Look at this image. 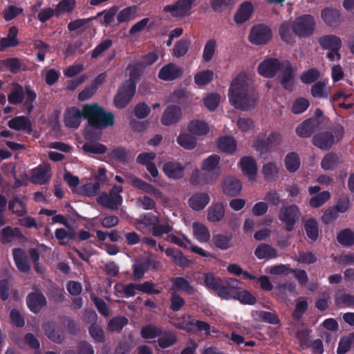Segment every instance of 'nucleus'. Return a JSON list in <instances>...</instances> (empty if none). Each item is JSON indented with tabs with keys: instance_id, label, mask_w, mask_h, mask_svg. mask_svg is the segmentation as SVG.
Masks as SVG:
<instances>
[{
	"instance_id": "e433bc0d",
	"label": "nucleus",
	"mask_w": 354,
	"mask_h": 354,
	"mask_svg": "<svg viewBox=\"0 0 354 354\" xmlns=\"http://www.w3.org/2000/svg\"><path fill=\"white\" fill-rule=\"evenodd\" d=\"M21 236V232L17 227L7 226L1 230L0 240L3 243H8Z\"/></svg>"
},
{
	"instance_id": "f03ea898",
	"label": "nucleus",
	"mask_w": 354,
	"mask_h": 354,
	"mask_svg": "<svg viewBox=\"0 0 354 354\" xmlns=\"http://www.w3.org/2000/svg\"><path fill=\"white\" fill-rule=\"evenodd\" d=\"M229 99L236 109L243 111H248L256 106L258 96L253 91L252 80L245 73H239L232 82Z\"/></svg>"
},
{
	"instance_id": "dca6fc26",
	"label": "nucleus",
	"mask_w": 354,
	"mask_h": 354,
	"mask_svg": "<svg viewBox=\"0 0 354 354\" xmlns=\"http://www.w3.org/2000/svg\"><path fill=\"white\" fill-rule=\"evenodd\" d=\"M225 215L224 205L221 202L214 203L207 209V219L210 223H218L221 221Z\"/></svg>"
},
{
	"instance_id": "7c9ffc66",
	"label": "nucleus",
	"mask_w": 354,
	"mask_h": 354,
	"mask_svg": "<svg viewBox=\"0 0 354 354\" xmlns=\"http://www.w3.org/2000/svg\"><path fill=\"white\" fill-rule=\"evenodd\" d=\"M317 126L316 120H307L297 127L296 133L300 137L308 138L316 130Z\"/></svg>"
},
{
	"instance_id": "ddd939ff",
	"label": "nucleus",
	"mask_w": 354,
	"mask_h": 354,
	"mask_svg": "<svg viewBox=\"0 0 354 354\" xmlns=\"http://www.w3.org/2000/svg\"><path fill=\"white\" fill-rule=\"evenodd\" d=\"M182 111L180 106L176 105L168 106L161 116V123L165 126H170L177 123L181 118Z\"/></svg>"
},
{
	"instance_id": "603ef678",
	"label": "nucleus",
	"mask_w": 354,
	"mask_h": 354,
	"mask_svg": "<svg viewBox=\"0 0 354 354\" xmlns=\"http://www.w3.org/2000/svg\"><path fill=\"white\" fill-rule=\"evenodd\" d=\"M216 41L214 39H209L205 43L203 53V59L205 62H208L212 59L216 52Z\"/></svg>"
},
{
	"instance_id": "cd10ccee",
	"label": "nucleus",
	"mask_w": 354,
	"mask_h": 354,
	"mask_svg": "<svg viewBox=\"0 0 354 354\" xmlns=\"http://www.w3.org/2000/svg\"><path fill=\"white\" fill-rule=\"evenodd\" d=\"M189 182L194 185H212L214 182L212 180H209V176L205 172L195 168L189 177Z\"/></svg>"
},
{
	"instance_id": "0eeeda50",
	"label": "nucleus",
	"mask_w": 354,
	"mask_h": 354,
	"mask_svg": "<svg viewBox=\"0 0 354 354\" xmlns=\"http://www.w3.org/2000/svg\"><path fill=\"white\" fill-rule=\"evenodd\" d=\"M291 23L293 32L300 37H306L312 35L315 26L314 18L310 15L299 17Z\"/></svg>"
},
{
	"instance_id": "680f3d73",
	"label": "nucleus",
	"mask_w": 354,
	"mask_h": 354,
	"mask_svg": "<svg viewBox=\"0 0 354 354\" xmlns=\"http://www.w3.org/2000/svg\"><path fill=\"white\" fill-rule=\"evenodd\" d=\"M100 184L99 183H87L81 187L82 193L86 196H94L100 193Z\"/></svg>"
},
{
	"instance_id": "5701e85b",
	"label": "nucleus",
	"mask_w": 354,
	"mask_h": 354,
	"mask_svg": "<svg viewBox=\"0 0 354 354\" xmlns=\"http://www.w3.org/2000/svg\"><path fill=\"white\" fill-rule=\"evenodd\" d=\"M319 44L324 49L339 50L342 47V40L336 35H327L319 39Z\"/></svg>"
},
{
	"instance_id": "9b49d317",
	"label": "nucleus",
	"mask_w": 354,
	"mask_h": 354,
	"mask_svg": "<svg viewBox=\"0 0 354 354\" xmlns=\"http://www.w3.org/2000/svg\"><path fill=\"white\" fill-rule=\"evenodd\" d=\"M241 289V283L238 279L229 278L225 285L221 283L217 295L224 299H234L238 290Z\"/></svg>"
},
{
	"instance_id": "13d9d810",
	"label": "nucleus",
	"mask_w": 354,
	"mask_h": 354,
	"mask_svg": "<svg viewBox=\"0 0 354 354\" xmlns=\"http://www.w3.org/2000/svg\"><path fill=\"white\" fill-rule=\"evenodd\" d=\"M326 82L319 81L312 86L311 94L315 97L326 98L328 97V93L326 89Z\"/></svg>"
},
{
	"instance_id": "412c9836",
	"label": "nucleus",
	"mask_w": 354,
	"mask_h": 354,
	"mask_svg": "<svg viewBox=\"0 0 354 354\" xmlns=\"http://www.w3.org/2000/svg\"><path fill=\"white\" fill-rule=\"evenodd\" d=\"M334 142V136L328 131L317 133L313 138L314 145L322 150L330 148Z\"/></svg>"
},
{
	"instance_id": "c03bdc74",
	"label": "nucleus",
	"mask_w": 354,
	"mask_h": 354,
	"mask_svg": "<svg viewBox=\"0 0 354 354\" xmlns=\"http://www.w3.org/2000/svg\"><path fill=\"white\" fill-rule=\"evenodd\" d=\"M304 229L309 239L313 241L317 239L319 235L318 224L314 218H309L306 221Z\"/></svg>"
},
{
	"instance_id": "338daca9",
	"label": "nucleus",
	"mask_w": 354,
	"mask_h": 354,
	"mask_svg": "<svg viewBox=\"0 0 354 354\" xmlns=\"http://www.w3.org/2000/svg\"><path fill=\"white\" fill-rule=\"evenodd\" d=\"M75 6V0H62L57 4L55 8L56 15L63 12H70L73 10Z\"/></svg>"
},
{
	"instance_id": "79ce46f5",
	"label": "nucleus",
	"mask_w": 354,
	"mask_h": 354,
	"mask_svg": "<svg viewBox=\"0 0 354 354\" xmlns=\"http://www.w3.org/2000/svg\"><path fill=\"white\" fill-rule=\"evenodd\" d=\"M171 281L173 286L179 290L184 291L189 295H193L195 292V288L184 277H174L171 279Z\"/></svg>"
},
{
	"instance_id": "6e6d98bb",
	"label": "nucleus",
	"mask_w": 354,
	"mask_h": 354,
	"mask_svg": "<svg viewBox=\"0 0 354 354\" xmlns=\"http://www.w3.org/2000/svg\"><path fill=\"white\" fill-rule=\"evenodd\" d=\"M214 77V73L211 70H205L196 73L194 76V82L198 86H203L209 83Z\"/></svg>"
},
{
	"instance_id": "052dcab7",
	"label": "nucleus",
	"mask_w": 354,
	"mask_h": 354,
	"mask_svg": "<svg viewBox=\"0 0 354 354\" xmlns=\"http://www.w3.org/2000/svg\"><path fill=\"white\" fill-rule=\"evenodd\" d=\"M148 270L145 261L136 262L133 265V279L134 280L141 279Z\"/></svg>"
},
{
	"instance_id": "393cba45",
	"label": "nucleus",
	"mask_w": 354,
	"mask_h": 354,
	"mask_svg": "<svg viewBox=\"0 0 354 354\" xmlns=\"http://www.w3.org/2000/svg\"><path fill=\"white\" fill-rule=\"evenodd\" d=\"M27 304L31 311L38 313L46 304V300L41 292H34L28 295Z\"/></svg>"
},
{
	"instance_id": "7ed1b4c3",
	"label": "nucleus",
	"mask_w": 354,
	"mask_h": 354,
	"mask_svg": "<svg viewBox=\"0 0 354 354\" xmlns=\"http://www.w3.org/2000/svg\"><path fill=\"white\" fill-rule=\"evenodd\" d=\"M257 71L260 75L266 78L273 77L277 72L280 71V82L283 87L291 90L293 86L292 68L288 61L268 58L259 64Z\"/></svg>"
},
{
	"instance_id": "423d86ee",
	"label": "nucleus",
	"mask_w": 354,
	"mask_h": 354,
	"mask_svg": "<svg viewBox=\"0 0 354 354\" xmlns=\"http://www.w3.org/2000/svg\"><path fill=\"white\" fill-rule=\"evenodd\" d=\"M301 216L299 207L296 204L283 205L279 210L278 218L287 231L293 230L295 225Z\"/></svg>"
},
{
	"instance_id": "6ab92c4d",
	"label": "nucleus",
	"mask_w": 354,
	"mask_h": 354,
	"mask_svg": "<svg viewBox=\"0 0 354 354\" xmlns=\"http://www.w3.org/2000/svg\"><path fill=\"white\" fill-rule=\"evenodd\" d=\"M239 165L243 173L246 175L250 180H254L257 173V165L254 158L245 156L239 162Z\"/></svg>"
},
{
	"instance_id": "f3484780",
	"label": "nucleus",
	"mask_w": 354,
	"mask_h": 354,
	"mask_svg": "<svg viewBox=\"0 0 354 354\" xmlns=\"http://www.w3.org/2000/svg\"><path fill=\"white\" fill-rule=\"evenodd\" d=\"M97 202L103 207L115 210L122 203L121 196H113L111 194L103 193L97 198Z\"/></svg>"
},
{
	"instance_id": "c85d7f7f",
	"label": "nucleus",
	"mask_w": 354,
	"mask_h": 354,
	"mask_svg": "<svg viewBox=\"0 0 354 354\" xmlns=\"http://www.w3.org/2000/svg\"><path fill=\"white\" fill-rule=\"evenodd\" d=\"M8 127L17 131L26 130L28 133L32 132L31 122L25 116H19L10 120L8 122Z\"/></svg>"
},
{
	"instance_id": "f257e3e1",
	"label": "nucleus",
	"mask_w": 354,
	"mask_h": 354,
	"mask_svg": "<svg viewBox=\"0 0 354 354\" xmlns=\"http://www.w3.org/2000/svg\"><path fill=\"white\" fill-rule=\"evenodd\" d=\"M82 118L95 128H105L114 124V115L106 113L97 104L84 105L82 111L76 107L68 109L64 113V124L68 128L77 129Z\"/></svg>"
},
{
	"instance_id": "37998d69",
	"label": "nucleus",
	"mask_w": 354,
	"mask_h": 354,
	"mask_svg": "<svg viewBox=\"0 0 354 354\" xmlns=\"http://www.w3.org/2000/svg\"><path fill=\"white\" fill-rule=\"evenodd\" d=\"M218 147L223 152L232 153L236 148L235 140L230 136H225L218 139Z\"/></svg>"
},
{
	"instance_id": "a878e982",
	"label": "nucleus",
	"mask_w": 354,
	"mask_h": 354,
	"mask_svg": "<svg viewBox=\"0 0 354 354\" xmlns=\"http://www.w3.org/2000/svg\"><path fill=\"white\" fill-rule=\"evenodd\" d=\"M193 235L201 243H207L210 240V232L204 224L199 222H194L192 224Z\"/></svg>"
},
{
	"instance_id": "1a4fd4ad",
	"label": "nucleus",
	"mask_w": 354,
	"mask_h": 354,
	"mask_svg": "<svg viewBox=\"0 0 354 354\" xmlns=\"http://www.w3.org/2000/svg\"><path fill=\"white\" fill-rule=\"evenodd\" d=\"M272 38L270 28L263 24H258L252 27L249 35V40L256 45L266 44Z\"/></svg>"
},
{
	"instance_id": "473e14b6",
	"label": "nucleus",
	"mask_w": 354,
	"mask_h": 354,
	"mask_svg": "<svg viewBox=\"0 0 354 354\" xmlns=\"http://www.w3.org/2000/svg\"><path fill=\"white\" fill-rule=\"evenodd\" d=\"M253 11L252 4L250 2L243 3L234 16V20L238 24L247 21Z\"/></svg>"
},
{
	"instance_id": "72a5a7b5",
	"label": "nucleus",
	"mask_w": 354,
	"mask_h": 354,
	"mask_svg": "<svg viewBox=\"0 0 354 354\" xmlns=\"http://www.w3.org/2000/svg\"><path fill=\"white\" fill-rule=\"evenodd\" d=\"M232 236L224 234H216L212 237V243L217 248L226 250L232 246Z\"/></svg>"
},
{
	"instance_id": "4d7b16f0",
	"label": "nucleus",
	"mask_w": 354,
	"mask_h": 354,
	"mask_svg": "<svg viewBox=\"0 0 354 354\" xmlns=\"http://www.w3.org/2000/svg\"><path fill=\"white\" fill-rule=\"evenodd\" d=\"M178 143L186 149H192L196 145V139L187 133L180 134L177 138Z\"/></svg>"
},
{
	"instance_id": "ea45409f",
	"label": "nucleus",
	"mask_w": 354,
	"mask_h": 354,
	"mask_svg": "<svg viewBox=\"0 0 354 354\" xmlns=\"http://www.w3.org/2000/svg\"><path fill=\"white\" fill-rule=\"evenodd\" d=\"M138 8L136 6L127 7L120 10L117 15L119 24L130 21L136 17Z\"/></svg>"
},
{
	"instance_id": "b1692460",
	"label": "nucleus",
	"mask_w": 354,
	"mask_h": 354,
	"mask_svg": "<svg viewBox=\"0 0 354 354\" xmlns=\"http://www.w3.org/2000/svg\"><path fill=\"white\" fill-rule=\"evenodd\" d=\"M12 254L17 268L22 272H28L30 269V265L26 252L21 248H15Z\"/></svg>"
},
{
	"instance_id": "f704fd0d",
	"label": "nucleus",
	"mask_w": 354,
	"mask_h": 354,
	"mask_svg": "<svg viewBox=\"0 0 354 354\" xmlns=\"http://www.w3.org/2000/svg\"><path fill=\"white\" fill-rule=\"evenodd\" d=\"M188 130L192 134L201 136L209 132V127L204 121L194 120L189 123Z\"/></svg>"
},
{
	"instance_id": "a211bd4d",
	"label": "nucleus",
	"mask_w": 354,
	"mask_h": 354,
	"mask_svg": "<svg viewBox=\"0 0 354 354\" xmlns=\"http://www.w3.org/2000/svg\"><path fill=\"white\" fill-rule=\"evenodd\" d=\"M182 75V68L173 64H168L160 69L158 77L165 81H171L181 77Z\"/></svg>"
},
{
	"instance_id": "4be33fe9",
	"label": "nucleus",
	"mask_w": 354,
	"mask_h": 354,
	"mask_svg": "<svg viewBox=\"0 0 354 354\" xmlns=\"http://www.w3.org/2000/svg\"><path fill=\"white\" fill-rule=\"evenodd\" d=\"M321 18L326 25L334 26L340 23L341 14L337 9L326 7L322 10Z\"/></svg>"
},
{
	"instance_id": "2eb2a0df",
	"label": "nucleus",
	"mask_w": 354,
	"mask_h": 354,
	"mask_svg": "<svg viewBox=\"0 0 354 354\" xmlns=\"http://www.w3.org/2000/svg\"><path fill=\"white\" fill-rule=\"evenodd\" d=\"M162 170L169 178L177 180L184 177L185 167L179 162L169 161L164 164Z\"/></svg>"
},
{
	"instance_id": "f8f14e48",
	"label": "nucleus",
	"mask_w": 354,
	"mask_h": 354,
	"mask_svg": "<svg viewBox=\"0 0 354 354\" xmlns=\"http://www.w3.org/2000/svg\"><path fill=\"white\" fill-rule=\"evenodd\" d=\"M221 189L224 194L236 196L241 192L242 184L236 177L227 176L222 180Z\"/></svg>"
},
{
	"instance_id": "bb28decb",
	"label": "nucleus",
	"mask_w": 354,
	"mask_h": 354,
	"mask_svg": "<svg viewBox=\"0 0 354 354\" xmlns=\"http://www.w3.org/2000/svg\"><path fill=\"white\" fill-rule=\"evenodd\" d=\"M279 35L281 39L288 45H293L295 44V33L292 31V26L291 21H284L281 24L279 28Z\"/></svg>"
},
{
	"instance_id": "3c124183",
	"label": "nucleus",
	"mask_w": 354,
	"mask_h": 354,
	"mask_svg": "<svg viewBox=\"0 0 354 354\" xmlns=\"http://www.w3.org/2000/svg\"><path fill=\"white\" fill-rule=\"evenodd\" d=\"M330 198V192L328 191H324L312 197L309 201V204L313 208H318L328 201Z\"/></svg>"
},
{
	"instance_id": "864d4df0",
	"label": "nucleus",
	"mask_w": 354,
	"mask_h": 354,
	"mask_svg": "<svg viewBox=\"0 0 354 354\" xmlns=\"http://www.w3.org/2000/svg\"><path fill=\"white\" fill-rule=\"evenodd\" d=\"M190 46V41L187 39H181L178 41L174 48L173 55L176 57H181L186 55Z\"/></svg>"
},
{
	"instance_id": "49530a36",
	"label": "nucleus",
	"mask_w": 354,
	"mask_h": 354,
	"mask_svg": "<svg viewBox=\"0 0 354 354\" xmlns=\"http://www.w3.org/2000/svg\"><path fill=\"white\" fill-rule=\"evenodd\" d=\"M308 308V303L306 298L299 297L295 301V308L292 312V317L295 319H300Z\"/></svg>"
},
{
	"instance_id": "6e6552de",
	"label": "nucleus",
	"mask_w": 354,
	"mask_h": 354,
	"mask_svg": "<svg viewBox=\"0 0 354 354\" xmlns=\"http://www.w3.org/2000/svg\"><path fill=\"white\" fill-rule=\"evenodd\" d=\"M220 162V156L216 154H212L203 160L201 164V170L207 174L209 180H212L214 183L221 175Z\"/></svg>"
},
{
	"instance_id": "c9c22d12",
	"label": "nucleus",
	"mask_w": 354,
	"mask_h": 354,
	"mask_svg": "<svg viewBox=\"0 0 354 354\" xmlns=\"http://www.w3.org/2000/svg\"><path fill=\"white\" fill-rule=\"evenodd\" d=\"M280 164L277 162H269L263 165L262 173L264 178L268 180H273L278 176Z\"/></svg>"
},
{
	"instance_id": "a19ab883",
	"label": "nucleus",
	"mask_w": 354,
	"mask_h": 354,
	"mask_svg": "<svg viewBox=\"0 0 354 354\" xmlns=\"http://www.w3.org/2000/svg\"><path fill=\"white\" fill-rule=\"evenodd\" d=\"M45 333L52 341L59 343L64 339L63 334L58 330L53 323L48 322L44 325Z\"/></svg>"
},
{
	"instance_id": "20e7f679",
	"label": "nucleus",
	"mask_w": 354,
	"mask_h": 354,
	"mask_svg": "<svg viewBox=\"0 0 354 354\" xmlns=\"http://www.w3.org/2000/svg\"><path fill=\"white\" fill-rule=\"evenodd\" d=\"M26 93V100L24 106L26 109L28 113H30L34 109L33 102L37 98L36 93L30 86H26L25 90L23 86L17 83L12 84L10 94L8 95V100L12 104L22 103Z\"/></svg>"
},
{
	"instance_id": "c756f323",
	"label": "nucleus",
	"mask_w": 354,
	"mask_h": 354,
	"mask_svg": "<svg viewBox=\"0 0 354 354\" xmlns=\"http://www.w3.org/2000/svg\"><path fill=\"white\" fill-rule=\"evenodd\" d=\"M158 217L152 213L144 214L140 218L135 220V227L139 231H144L145 229L150 225L153 227L158 222Z\"/></svg>"
},
{
	"instance_id": "9d476101",
	"label": "nucleus",
	"mask_w": 354,
	"mask_h": 354,
	"mask_svg": "<svg viewBox=\"0 0 354 354\" xmlns=\"http://www.w3.org/2000/svg\"><path fill=\"white\" fill-rule=\"evenodd\" d=\"M196 1L178 0L174 4L166 6L163 10L174 17H184L189 12Z\"/></svg>"
},
{
	"instance_id": "2f4dec72",
	"label": "nucleus",
	"mask_w": 354,
	"mask_h": 354,
	"mask_svg": "<svg viewBox=\"0 0 354 354\" xmlns=\"http://www.w3.org/2000/svg\"><path fill=\"white\" fill-rule=\"evenodd\" d=\"M104 80V76L103 75H99L95 80L92 82L91 86L85 88L82 92L79 94V100L80 101H85L89 98H91L94 93H95L98 85L102 84Z\"/></svg>"
},
{
	"instance_id": "e2e57ef3",
	"label": "nucleus",
	"mask_w": 354,
	"mask_h": 354,
	"mask_svg": "<svg viewBox=\"0 0 354 354\" xmlns=\"http://www.w3.org/2000/svg\"><path fill=\"white\" fill-rule=\"evenodd\" d=\"M82 149L88 153L102 154L106 151V147L100 143L84 144Z\"/></svg>"
},
{
	"instance_id": "58836bf2",
	"label": "nucleus",
	"mask_w": 354,
	"mask_h": 354,
	"mask_svg": "<svg viewBox=\"0 0 354 354\" xmlns=\"http://www.w3.org/2000/svg\"><path fill=\"white\" fill-rule=\"evenodd\" d=\"M8 209L17 216H23L27 214L26 204L17 197L9 201Z\"/></svg>"
},
{
	"instance_id": "de8ad7c7",
	"label": "nucleus",
	"mask_w": 354,
	"mask_h": 354,
	"mask_svg": "<svg viewBox=\"0 0 354 354\" xmlns=\"http://www.w3.org/2000/svg\"><path fill=\"white\" fill-rule=\"evenodd\" d=\"M161 334V328L153 324H149L142 328L140 335L144 339H153Z\"/></svg>"
},
{
	"instance_id": "0e129e2a",
	"label": "nucleus",
	"mask_w": 354,
	"mask_h": 354,
	"mask_svg": "<svg viewBox=\"0 0 354 354\" xmlns=\"http://www.w3.org/2000/svg\"><path fill=\"white\" fill-rule=\"evenodd\" d=\"M221 281L220 278H216L212 273L205 274L204 281L205 286L208 288L215 290L216 294L218 292Z\"/></svg>"
},
{
	"instance_id": "8fccbe9b",
	"label": "nucleus",
	"mask_w": 354,
	"mask_h": 354,
	"mask_svg": "<svg viewBox=\"0 0 354 354\" xmlns=\"http://www.w3.org/2000/svg\"><path fill=\"white\" fill-rule=\"evenodd\" d=\"M285 165L288 171H296L300 166L299 156L295 153H288L285 159Z\"/></svg>"
},
{
	"instance_id": "aec40b11",
	"label": "nucleus",
	"mask_w": 354,
	"mask_h": 354,
	"mask_svg": "<svg viewBox=\"0 0 354 354\" xmlns=\"http://www.w3.org/2000/svg\"><path fill=\"white\" fill-rule=\"evenodd\" d=\"M210 197L207 193L198 192L193 194L189 199V205L195 211L203 209L209 203Z\"/></svg>"
},
{
	"instance_id": "09e8293b",
	"label": "nucleus",
	"mask_w": 354,
	"mask_h": 354,
	"mask_svg": "<svg viewBox=\"0 0 354 354\" xmlns=\"http://www.w3.org/2000/svg\"><path fill=\"white\" fill-rule=\"evenodd\" d=\"M128 324V319L124 317H116L111 319L107 325L108 330L120 332L122 328Z\"/></svg>"
},
{
	"instance_id": "a18cd8bd",
	"label": "nucleus",
	"mask_w": 354,
	"mask_h": 354,
	"mask_svg": "<svg viewBox=\"0 0 354 354\" xmlns=\"http://www.w3.org/2000/svg\"><path fill=\"white\" fill-rule=\"evenodd\" d=\"M193 321L192 316L189 314L183 315L181 317L177 319L174 322V326L187 332H193Z\"/></svg>"
},
{
	"instance_id": "4468645a",
	"label": "nucleus",
	"mask_w": 354,
	"mask_h": 354,
	"mask_svg": "<svg viewBox=\"0 0 354 354\" xmlns=\"http://www.w3.org/2000/svg\"><path fill=\"white\" fill-rule=\"evenodd\" d=\"M51 176L50 167L43 165L32 169L30 180L35 184L44 185L50 180Z\"/></svg>"
},
{
	"instance_id": "4c0bfd02",
	"label": "nucleus",
	"mask_w": 354,
	"mask_h": 354,
	"mask_svg": "<svg viewBox=\"0 0 354 354\" xmlns=\"http://www.w3.org/2000/svg\"><path fill=\"white\" fill-rule=\"evenodd\" d=\"M254 254L259 259H271L277 256L276 250L265 243L259 245L256 248Z\"/></svg>"
},
{
	"instance_id": "5fc2aeb1",
	"label": "nucleus",
	"mask_w": 354,
	"mask_h": 354,
	"mask_svg": "<svg viewBox=\"0 0 354 354\" xmlns=\"http://www.w3.org/2000/svg\"><path fill=\"white\" fill-rule=\"evenodd\" d=\"M171 230L172 225L171 223L167 221L164 223L160 224L158 221L152 227L151 234L153 236L160 237L165 234H168Z\"/></svg>"
},
{
	"instance_id": "774afa93",
	"label": "nucleus",
	"mask_w": 354,
	"mask_h": 354,
	"mask_svg": "<svg viewBox=\"0 0 354 354\" xmlns=\"http://www.w3.org/2000/svg\"><path fill=\"white\" fill-rule=\"evenodd\" d=\"M265 200L270 204L274 206H278L283 202L281 194L275 189H271L266 192L265 195Z\"/></svg>"
},
{
	"instance_id": "69168bd1",
	"label": "nucleus",
	"mask_w": 354,
	"mask_h": 354,
	"mask_svg": "<svg viewBox=\"0 0 354 354\" xmlns=\"http://www.w3.org/2000/svg\"><path fill=\"white\" fill-rule=\"evenodd\" d=\"M185 301L176 292H171L170 297V308L175 312L179 311L185 305Z\"/></svg>"
},
{
	"instance_id": "bf43d9fd",
	"label": "nucleus",
	"mask_w": 354,
	"mask_h": 354,
	"mask_svg": "<svg viewBox=\"0 0 354 354\" xmlns=\"http://www.w3.org/2000/svg\"><path fill=\"white\" fill-rule=\"evenodd\" d=\"M337 241L342 245H352L354 243V234L348 229L344 230L337 235Z\"/></svg>"
},
{
	"instance_id": "39448f33",
	"label": "nucleus",
	"mask_w": 354,
	"mask_h": 354,
	"mask_svg": "<svg viewBox=\"0 0 354 354\" xmlns=\"http://www.w3.org/2000/svg\"><path fill=\"white\" fill-rule=\"evenodd\" d=\"M135 71L136 68L134 67L130 69V79L127 80L120 88L114 98L115 105L119 109L124 108L135 94L136 84L133 81Z\"/></svg>"
}]
</instances>
